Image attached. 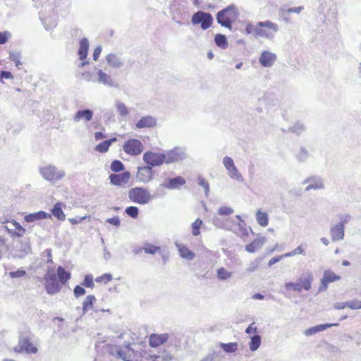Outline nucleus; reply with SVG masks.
<instances>
[{"mask_svg": "<svg viewBox=\"0 0 361 361\" xmlns=\"http://www.w3.org/2000/svg\"><path fill=\"white\" fill-rule=\"evenodd\" d=\"M276 60V55L268 51H263L259 58V63L265 68L273 66Z\"/></svg>", "mask_w": 361, "mask_h": 361, "instance_id": "obj_15", "label": "nucleus"}, {"mask_svg": "<svg viewBox=\"0 0 361 361\" xmlns=\"http://www.w3.org/2000/svg\"><path fill=\"white\" fill-rule=\"evenodd\" d=\"M258 266H259V262H257V261L251 262L248 264L247 267L246 268V271L250 273L253 272L257 269Z\"/></svg>", "mask_w": 361, "mask_h": 361, "instance_id": "obj_64", "label": "nucleus"}, {"mask_svg": "<svg viewBox=\"0 0 361 361\" xmlns=\"http://www.w3.org/2000/svg\"><path fill=\"white\" fill-rule=\"evenodd\" d=\"M57 276L61 284H65L71 279V273L66 271L65 269L59 266L57 268Z\"/></svg>", "mask_w": 361, "mask_h": 361, "instance_id": "obj_30", "label": "nucleus"}, {"mask_svg": "<svg viewBox=\"0 0 361 361\" xmlns=\"http://www.w3.org/2000/svg\"><path fill=\"white\" fill-rule=\"evenodd\" d=\"M97 73L98 75V78L97 80V82L99 84H102L108 87L111 88H118V84L116 81L113 80V78L107 73L104 72L101 69H97Z\"/></svg>", "mask_w": 361, "mask_h": 361, "instance_id": "obj_12", "label": "nucleus"}, {"mask_svg": "<svg viewBox=\"0 0 361 361\" xmlns=\"http://www.w3.org/2000/svg\"><path fill=\"white\" fill-rule=\"evenodd\" d=\"M213 224L219 228H224L226 230L231 229L230 219H221L220 217L215 216L213 219Z\"/></svg>", "mask_w": 361, "mask_h": 361, "instance_id": "obj_32", "label": "nucleus"}, {"mask_svg": "<svg viewBox=\"0 0 361 361\" xmlns=\"http://www.w3.org/2000/svg\"><path fill=\"white\" fill-rule=\"evenodd\" d=\"M304 9V7L300 6L298 7H293V8H282V11L285 13H297L299 14L302 10Z\"/></svg>", "mask_w": 361, "mask_h": 361, "instance_id": "obj_59", "label": "nucleus"}, {"mask_svg": "<svg viewBox=\"0 0 361 361\" xmlns=\"http://www.w3.org/2000/svg\"><path fill=\"white\" fill-rule=\"evenodd\" d=\"M45 289L47 293L54 295L59 293L61 289V285L57 279L54 281H49L45 283Z\"/></svg>", "mask_w": 361, "mask_h": 361, "instance_id": "obj_28", "label": "nucleus"}, {"mask_svg": "<svg viewBox=\"0 0 361 361\" xmlns=\"http://www.w3.org/2000/svg\"><path fill=\"white\" fill-rule=\"evenodd\" d=\"M313 281V275L310 271L302 273L298 278V282L302 289L310 290L312 288V283Z\"/></svg>", "mask_w": 361, "mask_h": 361, "instance_id": "obj_19", "label": "nucleus"}, {"mask_svg": "<svg viewBox=\"0 0 361 361\" xmlns=\"http://www.w3.org/2000/svg\"><path fill=\"white\" fill-rule=\"evenodd\" d=\"M26 274V271L22 269H18L15 271H11L9 273V276L11 278H20L24 276Z\"/></svg>", "mask_w": 361, "mask_h": 361, "instance_id": "obj_62", "label": "nucleus"}, {"mask_svg": "<svg viewBox=\"0 0 361 361\" xmlns=\"http://www.w3.org/2000/svg\"><path fill=\"white\" fill-rule=\"evenodd\" d=\"M106 221L111 225L116 226V227H119L121 225V220L118 216H114L111 218H109L106 219Z\"/></svg>", "mask_w": 361, "mask_h": 361, "instance_id": "obj_63", "label": "nucleus"}, {"mask_svg": "<svg viewBox=\"0 0 361 361\" xmlns=\"http://www.w3.org/2000/svg\"><path fill=\"white\" fill-rule=\"evenodd\" d=\"M17 353L25 352L27 354H35L37 353V348L34 346L28 335L21 334L19 336L18 343L14 348Z\"/></svg>", "mask_w": 361, "mask_h": 361, "instance_id": "obj_6", "label": "nucleus"}, {"mask_svg": "<svg viewBox=\"0 0 361 361\" xmlns=\"http://www.w3.org/2000/svg\"><path fill=\"white\" fill-rule=\"evenodd\" d=\"M125 213L133 219H136L139 214V209L135 206H130L126 208Z\"/></svg>", "mask_w": 361, "mask_h": 361, "instance_id": "obj_46", "label": "nucleus"}, {"mask_svg": "<svg viewBox=\"0 0 361 361\" xmlns=\"http://www.w3.org/2000/svg\"><path fill=\"white\" fill-rule=\"evenodd\" d=\"M106 61L112 68H121L123 66V59L116 54L110 53L106 56Z\"/></svg>", "mask_w": 361, "mask_h": 361, "instance_id": "obj_21", "label": "nucleus"}, {"mask_svg": "<svg viewBox=\"0 0 361 361\" xmlns=\"http://www.w3.org/2000/svg\"><path fill=\"white\" fill-rule=\"evenodd\" d=\"M303 184L309 183L305 188V191H310V190H320L323 189L324 185L322 179L317 176H311L305 179Z\"/></svg>", "mask_w": 361, "mask_h": 361, "instance_id": "obj_14", "label": "nucleus"}, {"mask_svg": "<svg viewBox=\"0 0 361 361\" xmlns=\"http://www.w3.org/2000/svg\"><path fill=\"white\" fill-rule=\"evenodd\" d=\"M89 49V42L88 39L85 37L82 38L80 41L79 49L78 51V54L79 56V59L82 61L85 60L88 54Z\"/></svg>", "mask_w": 361, "mask_h": 361, "instance_id": "obj_27", "label": "nucleus"}, {"mask_svg": "<svg viewBox=\"0 0 361 361\" xmlns=\"http://www.w3.org/2000/svg\"><path fill=\"white\" fill-rule=\"evenodd\" d=\"M123 149L126 154L137 156L142 152L143 145L137 139H130L124 142Z\"/></svg>", "mask_w": 361, "mask_h": 361, "instance_id": "obj_9", "label": "nucleus"}, {"mask_svg": "<svg viewBox=\"0 0 361 361\" xmlns=\"http://www.w3.org/2000/svg\"><path fill=\"white\" fill-rule=\"evenodd\" d=\"M175 245L178 250L180 256L182 258L185 259L187 260H192L195 258V253L190 250H189V248L186 245L180 244L177 242L175 243Z\"/></svg>", "mask_w": 361, "mask_h": 361, "instance_id": "obj_25", "label": "nucleus"}, {"mask_svg": "<svg viewBox=\"0 0 361 361\" xmlns=\"http://www.w3.org/2000/svg\"><path fill=\"white\" fill-rule=\"evenodd\" d=\"M39 171L42 177L51 183H56L66 176L64 170L59 169L56 166L52 164H47L41 166Z\"/></svg>", "mask_w": 361, "mask_h": 361, "instance_id": "obj_3", "label": "nucleus"}, {"mask_svg": "<svg viewBox=\"0 0 361 361\" xmlns=\"http://www.w3.org/2000/svg\"><path fill=\"white\" fill-rule=\"evenodd\" d=\"M173 336H175L173 333L162 334H152L149 336V345L154 348L158 347L167 341H171Z\"/></svg>", "mask_w": 361, "mask_h": 361, "instance_id": "obj_10", "label": "nucleus"}, {"mask_svg": "<svg viewBox=\"0 0 361 361\" xmlns=\"http://www.w3.org/2000/svg\"><path fill=\"white\" fill-rule=\"evenodd\" d=\"M159 249V247L152 244H148L146 247L143 248L145 253L151 255L155 254Z\"/></svg>", "mask_w": 361, "mask_h": 361, "instance_id": "obj_53", "label": "nucleus"}, {"mask_svg": "<svg viewBox=\"0 0 361 361\" xmlns=\"http://www.w3.org/2000/svg\"><path fill=\"white\" fill-rule=\"evenodd\" d=\"M128 198L133 202L142 205L147 204L152 200L149 191L141 187L131 188L128 191Z\"/></svg>", "mask_w": 361, "mask_h": 361, "instance_id": "obj_4", "label": "nucleus"}, {"mask_svg": "<svg viewBox=\"0 0 361 361\" xmlns=\"http://www.w3.org/2000/svg\"><path fill=\"white\" fill-rule=\"evenodd\" d=\"M202 225V221L197 218L191 225L192 233L193 235L197 236L200 233V227Z\"/></svg>", "mask_w": 361, "mask_h": 361, "instance_id": "obj_45", "label": "nucleus"}, {"mask_svg": "<svg viewBox=\"0 0 361 361\" xmlns=\"http://www.w3.org/2000/svg\"><path fill=\"white\" fill-rule=\"evenodd\" d=\"M352 216L349 214L341 215L339 216L340 221L338 224L343 226L345 228V226L350 222Z\"/></svg>", "mask_w": 361, "mask_h": 361, "instance_id": "obj_56", "label": "nucleus"}, {"mask_svg": "<svg viewBox=\"0 0 361 361\" xmlns=\"http://www.w3.org/2000/svg\"><path fill=\"white\" fill-rule=\"evenodd\" d=\"M223 164L227 171L235 166L233 159L227 156L224 158Z\"/></svg>", "mask_w": 361, "mask_h": 361, "instance_id": "obj_52", "label": "nucleus"}, {"mask_svg": "<svg viewBox=\"0 0 361 361\" xmlns=\"http://www.w3.org/2000/svg\"><path fill=\"white\" fill-rule=\"evenodd\" d=\"M213 20V16L211 13L202 11L195 12L191 18V23L193 25H200L201 28L204 30L212 26Z\"/></svg>", "mask_w": 361, "mask_h": 361, "instance_id": "obj_5", "label": "nucleus"}, {"mask_svg": "<svg viewBox=\"0 0 361 361\" xmlns=\"http://www.w3.org/2000/svg\"><path fill=\"white\" fill-rule=\"evenodd\" d=\"M11 224L14 226L15 231H13V233L17 238H20L24 235L26 232L25 228L22 227L21 225L15 220H12Z\"/></svg>", "mask_w": 361, "mask_h": 361, "instance_id": "obj_42", "label": "nucleus"}, {"mask_svg": "<svg viewBox=\"0 0 361 361\" xmlns=\"http://www.w3.org/2000/svg\"><path fill=\"white\" fill-rule=\"evenodd\" d=\"M166 164L178 162L185 159L187 157L186 149L184 147H176L171 150L164 153Z\"/></svg>", "mask_w": 361, "mask_h": 361, "instance_id": "obj_7", "label": "nucleus"}, {"mask_svg": "<svg viewBox=\"0 0 361 361\" xmlns=\"http://www.w3.org/2000/svg\"><path fill=\"white\" fill-rule=\"evenodd\" d=\"M279 30L278 25L271 20L260 21L256 25L248 23L245 27L246 33L252 34L255 37L267 39H271L274 37V34L270 30L276 32Z\"/></svg>", "mask_w": 361, "mask_h": 361, "instance_id": "obj_1", "label": "nucleus"}, {"mask_svg": "<svg viewBox=\"0 0 361 361\" xmlns=\"http://www.w3.org/2000/svg\"><path fill=\"white\" fill-rule=\"evenodd\" d=\"M309 157V152L306 148L300 147L298 153L296 154V159L300 162H305Z\"/></svg>", "mask_w": 361, "mask_h": 361, "instance_id": "obj_43", "label": "nucleus"}, {"mask_svg": "<svg viewBox=\"0 0 361 361\" xmlns=\"http://www.w3.org/2000/svg\"><path fill=\"white\" fill-rule=\"evenodd\" d=\"M228 174L232 179L237 180L238 182L242 183L244 181V178L241 173L238 171L236 166L228 170Z\"/></svg>", "mask_w": 361, "mask_h": 361, "instance_id": "obj_40", "label": "nucleus"}, {"mask_svg": "<svg viewBox=\"0 0 361 361\" xmlns=\"http://www.w3.org/2000/svg\"><path fill=\"white\" fill-rule=\"evenodd\" d=\"M261 342H262V338H261V336L259 335V334H255L254 336H252L250 338V341L249 343V347H250V350L252 352L257 350L260 345H261Z\"/></svg>", "mask_w": 361, "mask_h": 361, "instance_id": "obj_36", "label": "nucleus"}, {"mask_svg": "<svg viewBox=\"0 0 361 361\" xmlns=\"http://www.w3.org/2000/svg\"><path fill=\"white\" fill-rule=\"evenodd\" d=\"M116 140V137H114V138H111L109 140H106L100 142L97 145H96L95 150L99 152H102V153L106 152L109 150V147Z\"/></svg>", "mask_w": 361, "mask_h": 361, "instance_id": "obj_31", "label": "nucleus"}, {"mask_svg": "<svg viewBox=\"0 0 361 361\" xmlns=\"http://www.w3.org/2000/svg\"><path fill=\"white\" fill-rule=\"evenodd\" d=\"M219 346L228 353H234L238 349V343L236 342H231L228 343H219Z\"/></svg>", "mask_w": 361, "mask_h": 361, "instance_id": "obj_39", "label": "nucleus"}, {"mask_svg": "<svg viewBox=\"0 0 361 361\" xmlns=\"http://www.w3.org/2000/svg\"><path fill=\"white\" fill-rule=\"evenodd\" d=\"M256 219L259 225L265 227L269 224V216L266 212L258 210L256 213Z\"/></svg>", "mask_w": 361, "mask_h": 361, "instance_id": "obj_35", "label": "nucleus"}, {"mask_svg": "<svg viewBox=\"0 0 361 361\" xmlns=\"http://www.w3.org/2000/svg\"><path fill=\"white\" fill-rule=\"evenodd\" d=\"M338 326V323L319 324V325H316L314 326H312L311 328L307 329V330H305L304 334L307 336H312L314 334H316L318 332L324 331V330H326L328 328H330L331 326Z\"/></svg>", "mask_w": 361, "mask_h": 361, "instance_id": "obj_23", "label": "nucleus"}, {"mask_svg": "<svg viewBox=\"0 0 361 361\" xmlns=\"http://www.w3.org/2000/svg\"><path fill=\"white\" fill-rule=\"evenodd\" d=\"M164 153H157L150 151L146 152L143 154V161L152 168V166H159L162 165L165 161Z\"/></svg>", "mask_w": 361, "mask_h": 361, "instance_id": "obj_8", "label": "nucleus"}, {"mask_svg": "<svg viewBox=\"0 0 361 361\" xmlns=\"http://www.w3.org/2000/svg\"><path fill=\"white\" fill-rule=\"evenodd\" d=\"M130 177V172L124 171L119 174L112 173L109 176V179L111 185L121 186L128 183Z\"/></svg>", "mask_w": 361, "mask_h": 361, "instance_id": "obj_13", "label": "nucleus"}, {"mask_svg": "<svg viewBox=\"0 0 361 361\" xmlns=\"http://www.w3.org/2000/svg\"><path fill=\"white\" fill-rule=\"evenodd\" d=\"M134 353V350L130 348L129 345L126 346V350L120 348L116 350L117 356L124 361H134L136 357V355Z\"/></svg>", "mask_w": 361, "mask_h": 361, "instance_id": "obj_20", "label": "nucleus"}, {"mask_svg": "<svg viewBox=\"0 0 361 361\" xmlns=\"http://www.w3.org/2000/svg\"><path fill=\"white\" fill-rule=\"evenodd\" d=\"M233 209L228 207H221L218 210V214L221 216H227L233 213Z\"/></svg>", "mask_w": 361, "mask_h": 361, "instance_id": "obj_58", "label": "nucleus"}, {"mask_svg": "<svg viewBox=\"0 0 361 361\" xmlns=\"http://www.w3.org/2000/svg\"><path fill=\"white\" fill-rule=\"evenodd\" d=\"M51 214L59 220L63 221L66 219V216L62 210L61 203L60 202L54 204L51 209Z\"/></svg>", "mask_w": 361, "mask_h": 361, "instance_id": "obj_34", "label": "nucleus"}, {"mask_svg": "<svg viewBox=\"0 0 361 361\" xmlns=\"http://www.w3.org/2000/svg\"><path fill=\"white\" fill-rule=\"evenodd\" d=\"M282 130L283 132H291L299 135L305 130V126L302 123H297L293 126L289 127L287 130L284 129Z\"/></svg>", "mask_w": 361, "mask_h": 361, "instance_id": "obj_38", "label": "nucleus"}, {"mask_svg": "<svg viewBox=\"0 0 361 361\" xmlns=\"http://www.w3.org/2000/svg\"><path fill=\"white\" fill-rule=\"evenodd\" d=\"M219 352L213 350L204 357L200 360V361H214V360L219 356Z\"/></svg>", "mask_w": 361, "mask_h": 361, "instance_id": "obj_55", "label": "nucleus"}, {"mask_svg": "<svg viewBox=\"0 0 361 361\" xmlns=\"http://www.w3.org/2000/svg\"><path fill=\"white\" fill-rule=\"evenodd\" d=\"M44 279L46 282L49 281H54L55 279H56V275L52 269H49L46 274L44 275Z\"/></svg>", "mask_w": 361, "mask_h": 361, "instance_id": "obj_61", "label": "nucleus"}, {"mask_svg": "<svg viewBox=\"0 0 361 361\" xmlns=\"http://www.w3.org/2000/svg\"><path fill=\"white\" fill-rule=\"evenodd\" d=\"M81 284L84 287L93 288L94 286V281H93V276L92 274L85 275L84 280Z\"/></svg>", "mask_w": 361, "mask_h": 361, "instance_id": "obj_51", "label": "nucleus"}, {"mask_svg": "<svg viewBox=\"0 0 361 361\" xmlns=\"http://www.w3.org/2000/svg\"><path fill=\"white\" fill-rule=\"evenodd\" d=\"M238 13L235 6L233 4L228 6L226 8L219 11L216 13V20L222 27L231 29L232 24L238 18Z\"/></svg>", "mask_w": 361, "mask_h": 361, "instance_id": "obj_2", "label": "nucleus"}, {"mask_svg": "<svg viewBox=\"0 0 361 361\" xmlns=\"http://www.w3.org/2000/svg\"><path fill=\"white\" fill-rule=\"evenodd\" d=\"M329 233L332 241H341L344 239L345 228L342 225L336 224L331 227Z\"/></svg>", "mask_w": 361, "mask_h": 361, "instance_id": "obj_16", "label": "nucleus"}, {"mask_svg": "<svg viewBox=\"0 0 361 361\" xmlns=\"http://www.w3.org/2000/svg\"><path fill=\"white\" fill-rule=\"evenodd\" d=\"M214 42L218 47L223 49H226L228 46L227 38L223 34H216L214 37Z\"/></svg>", "mask_w": 361, "mask_h": 361, "instance_id": "obj_33", "label": "nucleus"}, {"mask_svg": "<svg viewBox=\"0 0 361 361\" xmlns=\"http://www.w3.org/2000/svg\"><path fill=\"white\" fill-rule=\"evenodd\" d=\"M345 305L347 307L350 308L352 310H358L360 309V300H354L345 302Z\"/></svg>", "mask_w": 361, "mask_h": 361, "instance_id": "obj_60", "label": "nucleus"}, {"mask_svg": "<svg viewBox=\"0 0 361 361\" xmlns=\"http://www.w3.org/2000/svg\"><path fill=\"white\" fill-rule=\"evenodd\" d=\"M73 293L75 298H79L84 295L86 293V290L82 286L77 285L73 289Z\"/></svg>", "mask_w": 361, "mask_h": 361, "instance_id": "obj_57", "label": "nucleus"}, {"mask_svg": "<svg viewBox=\"0 0 361 361\" xmlns=\"http://www.w3.org/2000/svg\"><path fill=\"white\" fill-rule=\"evenodd\" d=\"M265 237H259L255 239L252 242L245 246V250L250 253H254L256 250L260 249L266 242Z\"/></svg>", "mask_w": 361, "mask_h": 361, "instance_id": "obj_26", "label": "nucleus"}, {"mask_svg": "<svg viewBox=\"0 0 361 361\" xmlns=\"http://www.w3.org/2000/svg\"><path fill=\"white\" fill-rule=\"evenodd\" d=\"M136 179L144 183H149L153 179L152 169L149 166L138 167Z\"/></svg>", "mask_w": 361, "mask_h": 361, "instance_id": "obj_11", "label": "nucleus"}, {"mask_svg": "<svg viewBox=\"0 0 361 361\" xmlns=\"http://www.w3.org/2000/svg\"><path fill=\"white\" fill-rule=\"evenodd\" d=\"M93 117V111L91 109H85L82 110H78L74 117L73 121L76 123L80 122L82 119L85 121L87 122L92 119Z\"/></svg>", "mask_w": 361, "mask_h": 361, "instance_id": "obj_24", "label": "nucleus"}, {"mask_svg": "<svg viewBox=\"0 0 361 361\" xmlns=\"http://www.w3.org/2000/svg\"><path fill=\"white\" fill-rule=\"evenodd\" d=\"M157 125V120L152 116H145L142 117L136 123L137 128H154Z\"/></svg>", "mask_w": 361, "mask_h": 361, "instance_id": "obj_18", "label": "nucleus"}, {"mask_svg": "<svg viewBox=\"0 0 361 361\" xmlns=\"http://www.w3.org/2000/svg\"><path fill=\"white\" fill-rule=\"evenodd\" d=\"M197 183L200 186H201L204 188L205 195L207 197H208L209 193V190H210L209 184L208 181L206 179H204L203 177L199 176L197 178Z\"/></svg>", "mask_w": 361, "mask_h": 361, "instance_id": "obj_47", "label": "nucleus"}, {"mask_svg": "<svg viewBox=\"0 0 361 361\" xmlns=\"http://www.w3.org/2000/svg\"><path fill=\"white\" fill-rule=\"evenodd\" d=\"M285 288L286 290H293L296 292L300 293L302 290L301 286L299 282L293 283V282H288L285 283Z\"/></svg>", "mask_w": 361, "mask_h": 361, "instance_id": "obj_48", "label": "nucleus"}, {"mask_svg": "<svg viewBox=\"0 0 361 361\" xmlns=\"http://www.w3.org/2000/svg\"><path fill=\"white\" fill-rule=\"evenodd\" d=\"M185 184V180L181 176L168 178L164 183L160 185V187L169 190L178 189Z\"/></svg>", "mask_w": 361, "mask_h": 361, "instance_id": "obj_17", "label": "nucleus"}, {"mask_svg": "<svg viewBox=\"0 0 361 361\" xmlns=\"http://www.w3.org/2000/svg\"><path fill=\"white\" fill-rule=\"evenodd\" d=\"M115 106L119 115L121 117H126L129 114V111L126 104L120 101H116Z\"/></svg>", "mask_w": 361, "mask_h": 361, "instance_id": "obj_41", "label": "nucleus"}, {"mask_svg": "<svg viewBox=\"0 0 361 361\" xmlns=\"http://www.w3.org/2000/svg\"><path fill=\"white\" fill-rule=\"evenodd\" d=\"M110 167L111 171L116 173L121 172L125 169L124 164L120 160H114Z\"/></svg>", "mask_w": 361, "mask_h": 361, "instance_id": "obj_44", "label": "nucleus"}, {"mask_svg": "<svg viewBox=\"0 0 361 361\" xmlns=\"http://www.w3.org/2000/svg\"><path fill=\"white\" fill-rule=\"evenodd\" d=\"M322 279L329 283L339 281L341 279V276L336 275L334 272L331 271V270H326L324 273Z\"/></svg>", "mask_w": 361, "mask_h": 361, "instance_id": "obj_37", "label": "nucleus"}, {"mask_svg": "<svg viewBox=\"0 0 361 361\" xmlns=\"http://www.w3.org/2000/svg\"><path fill=\"white\" fill-rule=\"evenodd\" d=\"M96 298L92 295H88L82 302V314H86L89 310H93Z\"/></svg>", "mask_w": 361, "mask_h": 361, "instance_id": "obj_29", "label": "nucleus"}, {"mask_svg": "<svg viewBox=\"0 0 361 361\" xmlns=\"http://www.w3.org/2000/svg\"><path fill=\"white\" fill-rule=\"evenodd\" d=\"M9 58L15 63L16 66L18 67L20 64L21 54L19 51H11L9 54Z\"/></svg>", "mask_w": 361, "mask_h": 361, "instance_id": "obj_50", "label": "nucleus"}, {"mask_svg": "<svg viewBox=\"0 0 361 361\" xmlns=\"http://www.w3.org/2000/svg\"><path fill=\"white\" fill-rule=\"evenodd\" d=\"M112 279V276L111 274H104L100 276H98L95 279V281L97 283L104 282V283H107Z\"/></svg>", "mask_w": 361, "mask_h": 361, "instance_id": "obj_54", "label": "nucleus"}, {"mask_svg": "<svg viewBox=\"0 0 361 361\" xmlns=\"http://www.w3.org/2000/svg\"><path fill=\"white\" fill-rule=\"evenodd\" d=\"M231 276V273L227 271L224 267H221L217 270V277L219 279L224 281L226 280Z\"/></svg>", "mask_w": 361, "mask_h": 361, "instance_id": "obj_49", "label": "nucleus"}, {"mask_svg": "<svg viewBox=\"0 0 361 361\" xmlns=\"http://www.w3.org/2000/svg\"><path fill=\"white\" fill-rule=\"evenodd\" d=\"M51 219V214L47 213L44 211H39L37 212L31 213L29 214H27L24 216V220L27 223H31L34 222L38 220H42L46 219Z\"/></svg>", "mask_w": 361, "mask_h": 361, "instance_id": "obj_22", "label": "nucleus"}]
</instances>
